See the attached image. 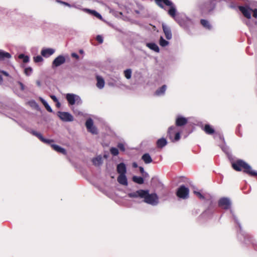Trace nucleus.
Masks as SVG:
<instances>
[{"label": "nucleus", "mask_w": 257, "mask_h": 257, "mask_svg": "<svg viewBox=\"0 0 257 257\" xmlns=\"http://www.w3.org/2000/svg\"><path fill=\"white\" fill-rule=\"evenodd\" d=\"M145 193L144 194V201L148 204L155 205L158 204L159 202V198L157 194L152 193L149 194V191L148 190H145Z\"/></svg>", "instance_id": "obj_3"}, {"label": "nucleus", "mask_w": 257, "mask_h": 257, "mask_svg": "<svg viewBox=\"0 0 257 257\" xmlns=\"http://www.w3.org/2000/svg\"><path fill=\"white\" fill-rule=\"evenodd\" d=\"M66 61V59L63 55H59L53 61L52 67V68L57 67L63 64Z\"/></svg>", "instance_id": "obj_9"}, {"label": "nucleus", "mask_w": 257, "mask_h": 257, "mask_svg": "<svg viewBox=\"0 0 257 257\" xmlns=\"http://www.w3.org/2000/svg\"><path fill=\"white\" fill-rule=\"evenodd\" d=\"M0 73H2L3 75H4L8 77V76H9V73L5 71L0 70Z\"/></svg>", "instance_id": "obj_46"}, {"label": "nucleus", "mask_w": 257, "mask_h": 257, "mask_svg": "<svg viewBox=\"0 0 257 257\" xmlns=\"http://www.w3.org/2000/svg\"><path fill=\"white\" fill-rule=\"evenodd\" d=\"M156 4L161 8L164 9V5L168 6L170 9L168 12V14L173 18H175L176 10L173 3L170 0H155Z\"/></svg>", "instance_id": "obj_2"}, {"label": "nucleus", "mask_w": 257, "mask_h": 257, "mask_svg": "<svg viewBox=\"0 0 257 257\" xmlns=\"http://www.w3.org/2000/svg\"><path fill=\"white\" fill-rule=\"evenodd\" d=\"M132 180L134 182L138 184H143L144 183V178L142 177L134 176L133 177Z\"/></svg>", "instance_id": "obj_27"}, {"label": "nucleus", "mask_w": 257, "mask_h": 257, "mask_svg": "<svg viewBox=\"0 0 257 257\" xmlns=\"http://www.w3.org/2000/svg\"><path fill=\"white\" fill-rule=\"evenodd\" d=\"M156 144L158 148L161 149L167 144V141L166 139L162 138L157 141Z\"/></svg>", "instance_id": "obj_22"}, {"label": "nucleus", "mask_w": 257, "mask_h": 257, "mask_svg": "<svg viewBox=\"0 0 257 257\" xmlns=\"http://www.w3.org/2000/svg\"><path fill=\"white\" fill-rule=\"evenodd\" d=\"M36 83L38 86H41V82L40 81H39V80L37 81Z\"/></svg>", "instance_id": "obj_51"}, {"label": "nucleus", "mask_w": 257, "mask_h": 257, "mask_svg": "<svg viewBox=\"0 0 257 257\" xmlns=\"http://www.w3.org/2000/svg\"><path fill=\"white\" fill-rule=\"evenodd\" d=\"M215 7V5L213 1H209L204 4L202 7V9L204 11L210 12Z\"/></svg>", "instance_id": "obj_14"}, {"label": "nucleus", "mask_w": 257, "mask_h": 257, "mask_svg": "<svg viewBox=\"0 0 257 257\" xmlns=\"http://www.w3.org/2000/svg\"><path fill=\"white\" fill-rule=\"evenodd\" d=\"M238 9L245 18L248 19H250L251 18L252 9L248 6H239Z\"/></svg>", "instance_id": "obj_8"}, {"label": "nucleus", "mask_w": 257, "mask_h": 257, "mask_svg": "<svg viewBox=\"0 0 257 257\" xmlns=\"http://www.w3.org/2000/svg\"><path fill=\"white\" fill-rule=\"evenodd\" d=\"M145 190L140 189L134 192H131L128 194V196L130 198H137L140 197L141 198L144 197Z\"/></svg>", "instance_id": "obj_13"}, {"label": "nucleus", "mask_w": 257, "mask_h": 257, "mask_svg": "<svg viewBox=\"0 0 257 257\" xmlns=\"http://www.w3.org/2000/svg\"><path fill=\"white\" fill-rule=\"evenodd\" d=\"M32 71V69L31 67H28V68H26L25 69V73L27 75H30V74L31 73Z\"/></svg>", "instance_id": "obj_39"}, {"label": "nucleus", "mask_w": 257, "mask_h": 257, "mask_svg": "<svg viewBox=\"0 0 257 257\" xmlns=\"http://www.w3.org/2000/svg\"><path fill=\"white\" fill-rule=\"evenodd\" d=\"M43 59L41 56H37L34 57V61L36 63L41 62L43 61Z\"/></svg>", "instance_id": "obj_37"}, {"label": "nucleus", "mask_w": 257, "mask_h": 257, "mask_svg": "<svg viewBox=\"0 0 257 257\" xmlns=\"http://www.w3.org/2000/svg\"><path fill=\"white\" fill-rule=\"evenodd\" d=\"M85 125L88 132H90L93 134H97V129L93 126V121L92 119H88L85 122Z\"/></svg>", "instance_id": "obj_10"}, {"label": "nucleus", "mask_w": 257, "mask_h": 257, "mask_svg": "<svg viewBox=\"0 0 257 257\" xmlns=\"http://www.w3.org/2000/svg\"><path fill=\"white\" fill-rule=\"evenodd\" d=\"M57 2H58L59 3H60L61 4L64 5V6H67L69 7H71V5L69 4H68V3L63 2L61 1H57Z\"/></svg>", "instance_id": "obj_42"}, {"label": "nucleus", "mask_w": 257, "mask_h": 257, "mask_svg": "<svg viewBox=\"0 0 257 257\" xmlns=\"http://www.w3.org/2000/svg\"><path fill=\"white\" fill-rule=\"evenodd\" d=\"M147 46L150 49L154 50L156 52H159L160 49L158 45L154 43H149L147 44Z\"/></svg>", "instance_id": "obj_25"}, {"label": "nucleus", "mask_w": 257, "mask_h": 257, "mask_svg": "<svg viewBox=\"0 0 257 257\" xmlns=\"http://www.w3.org/2000/svg\"><path fill=\"white\" fill-rule=\"evenodd\" d=\"M19 58L23 59L24 63H27L29 61V57L28 56H26L23 54H20L19 55Z\"/></svg>", "instance_id": "obj_31"}, {"label": "nucleus", "mask_w": 257, "mask_h": 257, "mask_svg": "<svg viewBox=\"0 0 257 257\" xmlns=\"http://www.w3.org/2000/svg\"><path fill=\"white\" fill-rule=\"evenodd\" d=\"M72 57H75L76 58H78V55L75 53H72Z\"/></svg>", "instance_id": "obj_50"}, {"label": "nucleus", "mask_w": 257, "mask_h": 257, "mask_svg": "<svg viewBox=\"0 0 257 257\" xmlns=\"http://www.w3.org/2000/svg\"><path fill=\"white\" fill-rule=\"evenodd\" d=\"M54 52L55 50L53 49L47 48L42 50L41 54L44 57H48L52 55Z\"/></svg>", "instance_id": "obj_17"}, {"label": "nucleus", "mask_w": 257, "mask_h": 257, "mask_svg": "<svg viewBox=\"0 0 257 257\" xmlns=\"http://www.w3.org/2000/svg\"><path fill=\"white\" fill-rule=\"evenodd\" d=\"M231 166L236 171H243L250 176H257V172L253 170L247 163L242 160L239 159L232 162Z\"/></svg>", "instance_id": "obj_1"}, {"label": "nucleus", "mask_w": 257, "mask_h": 257, "mask_svg": "<svg viewBox=\"0 0 257 257\" xmlns=\"http://www.w3.org/2000/svg\"><path fill=\"white\" fill-rule=\"evenodd\" d=\"M132 166H133V168H137L138 167V164H137V163L136 162H134L132 164Z\"/></svg>", "instance_id": "obj_48"}, {"label": "nucleus", "mask_w": 257, "mask_h": 257, "mask_svg": "<svg viewBox=\"0 0 257 257\" xmlns=\"http://www.w3.org/2000/svg\"><path fill=\"white\" fill-rule=\"evenodd\" d=\"M142 159L146 164H150L153 162V160L148 153L144 154L142 157Z\"/></svg>", "instance_id": "obj_24"}, {"label": "nucleus", "mask_w": 257, "mask_h": 257, "mask_svg": "<svg viewBox=\"0 0 257 257\" xmlns=\"http://www.w3.org/2000/svg\"><path fill=\"white\" fill-rule=\"evenodd\" d=\"M177 130V127L174 126H171L168 128L167 136L172 142H177L180 139V133Z\"/></svg>", "instance_id": "obj_4"}, {"label": "nucleus", "mask_w": 257, "mask_h": 257, "mask_svg": "<svg viewBox=\"0 0 257 257\" xmlns=\"http://www.w3.org/2000/svg\"><path fill=\"white\" fill-rule=\"evenodd\" d=\"M96 40L100 44L102 43L103 41V38L100 35H97L96 37Z\"/></svg>", "instance_id": "obj_40"}, {"label": "nucleus", "mask_w": 257, "mask_h": 257, "mask_svg": "<svg viewBox=\"0 0 257 257\" xmlns=\"http://www.w3.org/2000/svg\"><path fill=\"white\" fill-rule=\"evenodd\" d=\"M142 175L144 178L148 177L149 176V174L145 172L144 173V174H142Z\"/></svg>", "instance_id": "obj_49"}, {"label": "nucleus", "mask_w": 257, "mask_h": 257, "mask_svg": "<svg viewBox=\"0 0 257 257\" xmlns=\"http://www.w3.org/2000/svg\"><path fill=\"white\" fill-rule=\"evenodd\" d=\"M96 78L97 80L96 86L99 89L103 88L105 84V82L103 78L99 76H96Z\"/></svg>", "instance_id": "obj_18"}, {"label": "nucleus", "mask_w": 257, "mask_h": 257, "mask_svg": "<svg viewBox=\"0 0 257 257\" xmlns=\"http://www.w3.org/2000/svg\"><path fill=\"white\" fill-rule=\"evenodd\" d=\"M117 172L119 175L125 174L126 173V169L125 165L123 163H120L118 164L116 168Z\"/></svg>", "instance_id": "obj_16"}, {"label": "nucleus", "mask_w": 257, "mask_h": 257, "mask_svg": "<svg viewBox=\"0 0 257 257\" xmlns=\"http://www.w3.org/2000/svg\"><path fill=\"white\" fill-rule=\"evenodd\" d=\"M218 206L222 209L227 210L230 208L231 201L227 197L221 198L218 201Z\"/></svg>", "instance_id": "obj_7"}, {"label": "nucleus", "mask_w": 257, "mask_h": 257, "mask_svg": "<svg viewBox=\"0 0 257 257\" xmlns=\"http://www.w3.org/2000/svg\"><path fill=\"white\" fill-rule=\"evenodd\" d=\"M166 89V85H163L162 86H161L160 88H159L158 89H157L156 92L155 94L157 95H160L162 94H164L165 91Z\"/></svg>", "instance_id": "obj_28"}, {"label": "nucleus", "mask_w": 257, "mask_h": 257, "mask_svg": "<svg viewBox=\"0 0 257 257\" xmlns=\"http://www.w3.org/2000/svg\"><path fill=\"white\" fill-rule=\"evenodd\" d=\"M139 170L142 174H144V173H145L144 169L142 167H139Z\"/></svg>", "instance_id": "obj_47"}, {"label": "nucleus", "mask_w": 257, "mask_h": 257, "mask_svg": "<svg viewBox=\"0 0 257 257\" xmlns=\"http://www.w3.org/2000/svg\"><path fill=\"white\" fill-rule=\"evenodd\" d=\"M203 131L208 135H212L215 132L214 128L208 124H205Z\"/></svg>", "instance_id": "obj_21"}, {"label": "nucleus", "mask_w": 257, "mask_h": 257, "mask_svg": "<svg viewBox=\"0 0 257 257\" xmlns=\"http://www.w3.org/2000/svg\"><path fill=\"white\" fill-rule=\"evenodd\" d=\"M75 95L71 93H68L66 95V99L70 105H74L75 104Z\"/></svg>", "instance_id": "obj_20"}, {"label": "nucleus", "mask_w": 257, "mask_h": 257, "mask_svg": "<svg viewBox=\"0 0 257 257\" xmlns=\"http://www.w3.org/2000/svg\"><path fill=\"white\" fill-rule=\"evenodd\" d=\"M189 189L184 185H181L176 192V195L182 199H187L189 197Z\"/></svg>", "instance_id": "obj_5"}, {"label": "nucleus", "mask_w": 257, "mask_h": 257, "mask_svg": "<svg viewBox=\"0 0 257 257\" xmlns=\"http://www.w3.org/2000/svg\"><path fill=\"white\" fill-rule=\"evenodd\" d=\"M159 44L161 46L165 47L169 44V42L165 40L162 37H161L160 39Z\"/></svg>", "instance_id": "obj_32"}, {"label": "nucleus", "mask_w": 257, "mask_h": 257, "mask_svg": "<svg viewBox=\"0 0 257 257\" xmlns=\"http://www.w3.org/2000/svg\"><path fill=\"white\" fill-rule=\"evenodd\" d=\"M40 101L42 104L44 105L47 110L50 112H52L53 110L48 103L42 98H40Z\"/></svg>", "instance_id": "obj_30"}, {"label": "nucleus", "mask_w": 257, "mask_h": 257, "mask_svg": "<svg viewBox=\"0 0 257 257\" xmlns=\"http://www.w3.org/2000/svg\"><path fill=\"white\" fill-rule=\"evenodd\" d=\"M56 102L57 103L56 106L58 107H60V102L58 101L57 102Z\"/></svg>", "instance_id": "obj_53"}, {"label": "nucleus", "mask_w": 257, "mask_h": 257, "mask_svg": "<svg viewBox=\"0 0 257 257\" xmlns=\"http://www.w3.org/2000/svg\"><path fill=\"white\" fill-rule=\"evenodd\" d=\"M57 115L63 121H72L74 119L73 116L67 112L58 111Z\"/></svg>", "instance_id": "obj_6"}, {"label": "nucleus", "mask_w": 257, "mask_h": 257, "mask_svg": "<svg viewBox=\"0 0 257 257\" xmlns=\"http://www.w3.org/2000/svg\"><path fill=\"white\" fill-rule=\"evenodd\" d=\"M11 57V55L8 53L2 50H0V60H4L5 59H9Z\"/></svg>", "instance_id": "obj_26"}, {"label": "nucleus", "mask_w": 257, "mask_h": 257, "mask_svg": "<svg viewBox=\"0 0 257 257\" xmlns=\"http://www.w3.org/2000/svg\"><path fill=\"white\" fill-rule=\"evenodd\" d=\"M18 83L20 86V89L21 90L23 91L25 89V85L20 81H18Z\"/></svg>", "instance_id": "obj_44"}, {"label": "nucleus", "mask_w": 257, "mask_h": 257, "mask_svg": "<svg viewBox=\"0 0 257 257\" xmlns=\"http://www.w3.org/2000/svg\"><path fill=\"white\" fill-rule=\"evenodd\" d=\"M92 162L95 165H99L101 163V158L100 157H96L92 160Z\"/></svg>", "instance_id": "obj_34"}, {"label": "nucleus", "mask_w": 257, "mask_h": 257, "mask_svg": "<svg viewBox=\"0 0 257 257\" xmlns=\"http://www.w3.org/2000/svg\"><path fill=\"white\" fill-rule=\"evenodd\" d=\"M117 147L118 148V149L120 150V151H124L125 150V148H124V145L121 144V143H119L117 145Z\"/></svg>", "instance_id": "obj_41"}, {"label": "nucleus", "mask_w": 257, "mask_h": 257, "mask_svg": "<svg viewBox=\"0 0 257 257\" xmlns=\"http://www.w3.org/2000/svg\"><path fill=\"white\" fill-rule=\"evenodd\" d=\"M162 28L167 39L170 40L172 38V33L170 27L168 26L163 24Z\"/></svg>", "instance_id": "obj_15"}, {"label": "nucleus", "mask_w": 257, "mask_h": 257, "mask_svg": "<svg viewBox=\"0 0 257 257\" xmlns=\"http://www.w3.org/2000/svg\"><path fill=\"white\" fill-rule=\"evenodd\" d=\"M194 193L196 195V196L201 199H204V196L199 192L194 191Z\"/></svg>", "instance_id": "obj_38"}, {"label": "nucleus", "mask_w": 257, "mask_h": 257, "mask_svg": "<svg viewBox=\"0 0 257 257\" xmlns=\"http://www.w3.org/2000/svg\"><path fill=\"white\" fill-rule=\"evenodd\" d=\"M253 13V17L255 18H257V9H252L251 13Z\"/></svg>", "instance_id": "obj_43"}, {"label": "nucleus", "mask_w": 257, "mask_h": 257, "mask_svg": "<svg viewBox=\"0 0 257 257\" xmlns=\"http://www.w3.org/2000/svg\"><path fill=\"white\" fill-rule=\"evenodd\" d=\"M31 134H32L33 135L37 137L41 142L47 144H50L51 143L53 142V140H48L46 139H45L43 136L40 134V133H38L35 131L32 130L30 132Z\"/></svg>", "instance_id": "obj_11"}, {"label": "nucleus", "mask_w": 257, "mask_h": 257, "mask_svg": "<svg viewBox=\"0 0 257 257\" xmlns=\"http://www.w3.org/2000/svg\"><path fill=\"white\" fill-rule=\"evenodd\" d=\"M50 97L55 102H57L58 101V99L57 98V97L55 95H52L50 96Z\"/></svg>", "instance_id": "obj_45"}, {"label": "nucleus", "mask_w": 257, "mask_h": 257, "mask_svg": "<svg viewBox=\"0 0 257 257\" xmlns=\"http://www.w3.org/2000/svg\"><path fill=\"white\" fill-rule=\"evenodd\" d=\"M188 119L182 116H178L176 118L175 124L176 126H182L187 124Z\"/></svg>", "instance_id": "obj_12"}, {"label": "nucleus", "mask_w": 257, "mask_h": 257, "mask_svg": "<svg viewBox=\"0 0 257 257\" xmlns=\"http://www.w3.org/2000/svg\"><path fill=\"white\" fill-rule=\"evenodd\" d=\"M3 81V78L2 75H0V83H2Z\"/></svg>", "instance_id": "obj_52"}, {"label": "nucleus", "mask_w": 257, "mask_h": 257, "mask_svg": "<svg viewBox=\"0 0 257 257\" xmlns=\"http://www.w3.org/2000/svg\"><path fill=\"white\" fill-rule=\"evenodd\" d=\"M86 11L89 12L90 13L93 14L94 16H95L97 18H98L99 19L101 18V16L100 15V14H99L96 11H95L94 10H88V9H86Z\"/></svg>", "instance_id": "obj_33"}, {"label": "nucleus", "mask_w": 257, "mask_h": 257, "mask_svg": "<svg viewBox=\"0 0 257 257\" xmlns=\"http://www.w3.org/2000/svg\"><path fill=\"white\" fill-rule=\"evenodd\" d=\"M118 182L123 185H127V180L125 174H121L117 177Z\"/></svg>", "instance_id": "obj_19"}, {"label": "nucleus", "mask_w": 257, "mask_h": 257, "mask_svg": "<svg viewBox=\"0 0 257 257\" xmlns=\"http://www.w3.org/2000/svg\"><path fill=\"white\" fill-rule=\"evenodd\" d=\"M124 74L126 78L130 79L132 75V71L131 69H126L124 71Z\"/></svg>", "instance_id": "obj_35"}, {"label": "nucleus", "mask_w": 257, "mask_h": 257, "mask_svg": "<svg viewBox=\"0 0 257 257\" xmlns=\"http://www.w3.org/2000/svg\"><path fill=\"white\" fill-rule=\"evenodd\" d=\"M200 23L205 28L208 30L211 29V26L208 21L204 19H202L200 20Z\"/></svg>", "instance_id": "obj_29"}, {"label": "nucleus", "mask_w": 257, "mask_h": 257, "mask_svg": "<svg viewBox=\"0 0 257 257\" xmlns=\"http://www.w3.org/2000/svg\"><path fill=\"white\" fill-rule=\"evenodd\" d=\"M110 153L113 156H117L118 154V150L116 148H111L110 149Z\"/></svg>", "instance_id": "obj_36"}, {"label": "nucleus", "mask_w": 257, "mask_h": 257, "mask_svg": "<svg viewBox=\"0 0 257 257\" xmlns=\"http://www.w3.org/2000/svg\"><path fill=\"white\" fill-rule=\"evenodd\" d=\"M51 146V147L55 151H57V152L61 153L64 155L66 154V151L65 149H64V148H61V147H60L57 145L52 144Z\"/></svg>", "instance_id": "obj_23"}]
</instances>
